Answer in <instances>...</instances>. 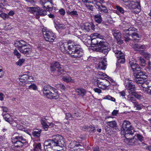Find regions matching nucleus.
Returning <instances> with one entry per match:
<instances>
[{"label": "nucleus", "instance_id": "f257e3e1", "mask_svg": "<svg viewBox=\"0 0 151 151\" xmlns=\"http://www.w3.org/2000/svg\"><path fill=\"white\" fill-rule=\"evenodd\" d=\"M122 131L126 134L132 135L135 131L132 126L131 123L129 121L124 120L123 122L121 127Z\"/></svg>", "mask_w": 151, "mask_h": 151}, {"label": "nucleus", "instance_id": "f03ea898", "mask_svg": "<svg viewBox=\"0 0 151 151\" xmlns=\"http://www.w3.org/2000/svg\"><path fill=\"white\" fill-rule=\"evenodd\" d=\"M27 10L33 14L35 15V17L37 19L40 18V16H44L47 15V12L43 10L40 9V7H31L27 8Z\"/></svg>", "mask_w": 151, "mask_h": 151}, {"label": "nucleus", "instance_id": "7ed1b4c3", "mask_svg": "<svg viewBox=\"0 0 151 151\" xmlns=\"http://www.w3.org/2000/svg\"><path fill=\"white\" fill-rule=\"evenodd\" d=\"M52 139H51L52 141V144L54 146H59L62 147L65 145V142L64 138L62 136L59 134L53 135L52 136Z\"/></svg>", "mask_w": 151, "mask_h": 151}, {"label": "nucleus", "instance_id": "20e7f679", "mask_svg": "<svg viewBox=\"0 0 151 151\" xmlns=\"http://www.w3.org/2000/svg\"><path fill=\"white\" fill-rule=\"evenodd\" d=\"M50 71L51 72L54 73L57 69L58 74L59 75L63 74L64 70L63 68L61 67V65L59 62L55 61L52 62L50 64Z\"/></svg>", "mask_w": 151, "mask_h": 151}, {"label": "nucleus", "instance_id": "39448f33", "mask_svg": "<svg viewBox=\"0 0 151 151\" xmlns=\"http://www.w3.org/2000/svg\"><path fill=\"white\" fill-rule=\"evenodd\" d=\"M124 32L129 37L133 39L132 40L134 42L136 41L137 38L139 37V34L137 33V29L133 27L129 28L128 29H125L123 30Z\"/></svg>", "mask_w": 151, "mask_h": 151}, {"label": "nucleus", "instance_id": "423d86ee", "mask_svg": "<svg viewBox=\"0 0 151 151\" xmlns=\"http://www.w3.org/2000/svg\"><path fill=\"white\" fill-rule=\"evenodd\" d=\"M95 85L103 90L106 89L110 84L109 82L106 79H96L94 82Z\"/></svg>", "mask_w": 151, "mask_h": 151}, {"label": "nucleus", "instance_id": "0eeeda50", "mask_svg": "<svg viewBox=\"0 0 151 151\" xmlns=\"http://www.w3.org/2000/svg\"><path fill=\"white\" fill-rule=\"evenodd\" d=\"M43 34L46 41L49 42H52L56 38L55 34L52 31L43 29Z\"/></svg>", "mask_w": 151, "mask_h": 151}, {"label": "nucleus", "instance_id": "6e6552de", "mask_svg": "<svg viewBox=\"0 0 151 151\" xmlns=\"http://www.w3.org/2000/svg\"><path fill=\"white\" fill-rule=\"evenodd\" d=\"M68 54L73 58H79L82 57L83 52L82 49L77 47L72 51L68 52Z\"/></svg>", "mask_w": 151, "mask_h": 151}, {"label": "nucleus", "instance_id": "1a4fd4ad", "mask_svg": "<svg viewBox=\"0 0 151 151\" xmlns=\"http://www.w3.org/2000/svg\"><path fill=\"white\" fill-rule=\"evenodd\" d=\"M126 88L128 90V92L130 94H132L134 92L135 86L131 81H127L125 83Z\"/></svg>", "mask_w": 151, "mask_h": 151}, {"label": "nucleus", "instance_id": "9d476101", "mask_svg": "<svg viewBox=\"0 0 151 151\" xmlns=\"http://www.w3.org/2000/svg\"><path fill=\"white\" fill-rule=\"evenodd\" d=\"M145 79V78L135 76V81L137 83L140 84L143 88H145V85H146Z\"/></svg>", "mask_w": 151, "mask_h": 151}, {"label": "nucleus", "instance_id": "9b49d317", "mask_svg": "<svg viewBox=\"0 0 151 151\" xmlns=\"http://www.w3.org/2000/svg\"><path fill=\"white\" fill-rule=\"evenodd\" d=\"M99 59L101 60V61L99 63L98 66V68L100 69L105 70L106 66V59L101 57L99 58Z\"/></svg>", "mask_w": 151, "mask_h": 151}, {"label": "nucleus", "instance_id": "f8f14e48", "mask_svg": "<svg viewBox=\"0 0 151 151\" xmlns=\"http://www.w3.org/2000/svg\"><path fill=\"white\" fill-rule=\"evenodd\" d=\"M114 37L116 40L117 43L119 44H121L123 43V41L121 39V33L118 31H114L112 32Z\"/></svg>", "mask_w": 151, "mask_h": 151}, {"label": "nucleus", "instance_id": "ddd939ff", "mask_svg": "<svg viewBox=\"0 0 151 151\" xmlns=\"http://www.w3.org/2000/svg\"><path fill=\"white\" fill-rule=\"evenodd\" d=\"M15 46L16 47L19 51L24 47H26L27 43L24 41L21 40L17 41L14 44Z\"/></svg>", "mask_w": 151, "mask_h": 151}, {"label": "nucleus", "instance_id": "4468645a", "mask_svg": "<svg viewBox=\"0 0 151 151\" xmlns=\"http://www.w3.org/2000/svg\"><path fill=\"white\" fill-rule=\"evenodd\" d=\"M125 142H128L127 143L128 145H137L138 143V140L134 136L132 138L130 139L126 138L124 139Z\"/></svg>", "mask_w": 151, "mask_h": 151}, {"label": "nucleus", "instance_id": "2eb2a0df", "mask_svg": "<svg viewBox=\"0 0 151 151\" xmlns=\"http://www.w3.org/2000/svg\"><path fill=\"white\" fill-rule=\"evenodd\" d=\"M58 97L59 95L57 90L53 88L49 93V94L48 95L47 98L50 99H56L58 98Z\"/></svg>", "mask_w": 151, "mask_h": 151}, {"label": "nucleus", "instance_id": "dca6fc26", "mask_svg": "<svg viewBox=\"0 0 151 151\" xmlns=\"http://www.w3.org/2000/svg\"><path fill=\"white\" fill-rule=\"evenodd\" d=\"M21 53L26 55H29L32 52V47L31 46H27V45L20 51Z\"/></svg>", "mask_w": 151, "mask_h": 151}, {"label": "nucleus", "instance_id": "f3484780", "mask_svg": "<svg viewBox=\"0 0 151 151\" xmlns=\"http://www.w3.org/2000/svg\"><path fill=\"white\" fill-rule=\"evenodd\" d=\"M129 63L133 71L137 70V69H140L138 64L137 63L135 59L129 60Z\"/></svg>", "mask_w": 151, "mask_h": 151}, {"label": "nucleus", "instance_id": "a211bd4d", "mask_svg": "<svg viewBox=\"0 0 151 151\" xmlns=\"http://www.w3.org/2000/svg\"><path fill=\"white\" fill-rule=\"evenodd\" d=\"M12 140L14 141H26V139L23 137L20 134L17 133H15L12 138Z\"/></svg>", "mask_w": 151, "mask_h": 151}, {"label": "nucleus", "instance_id": "6ab92c4d", "mask_svg": "<svg viewBox=\"0 0 151 151\" xmlns=\"http://www.w3.org/2000/svg\"><path fill=\"white\" fill-rule=\"evenodd\" d=\"M95 26L92 23H85L83 26V28L86 31L88 32L90 31V29L94 30L95 29Z\"/></svg>", "mask_w": 151, "mask_h": 151}, {"label": "nucleus", "instance_id": "aec40b11", "mask_svg": "<svg viewBox=\"0 0 151 151\" xmlns=\"http://www.w3.org/2000/svg\"><path fill=\"white\" fill-rule=\"evenodd\" d=\"M138 0H131L129 3L127 4L126 6L131 10L133 8H134L136 6V5L139 4V2L138 1Z\"/></svg>", "mask_w": 151, "mask_h": 151}, {"label": "nucleus", "instance_id": "412c9836", "mask_svg": "<svg viewBox=\"0 0 151 151\" xmlns=\"http://www.w3.org/2000/svg\"><path fill=\"white\" fill-rule=\"evenodd\" d=\"M53 88L49 86H45L43 88V92L44 95L47 97Z\"/></svg>", "mask_w": 151, "mask_h": 151}, {"label": "nucleus", "instance_id": "4be33fe9", "mask_svg": "<svg viewBox=\"0 0 151 151\" xmlns=\"http://www.w3.org/2000/svg\"><path fill=\"white\" fill-rule=\"evenodd\" d=\"M52 141L51 139H49L44 142V149L45 150L54 146V145H53L52 144Z\"/></svg>", "mask_w": 151, "mask_h": 151}, {"label": "nucleus", "instance_id": "5701e85b", "mask_svg": "<svg viewBox=\"0 0 151 151\" xmlns=\"http://www.w3.org/2000/svg\"><path fill=\"white\" fill-rule=\"evenodd\" d=\"M30 78H31L32 79L33 77L31 76H29L27 74H24L20 76L19 78V79L20 82H25L27 80H28L30 82L31 81L28 80L29 79H30Z\"/></svg>", "mask_w": 151, "mask_h": 151}, {"label": "nucleus", "instance_id": "b1692460", "mask_svg": "<svg viewBox=\"0 0 151 151\" xmlns=\"http://www.w3.org/2000/svg\"><path fill=\"white\" fill-rule=\"evenodd\" d=\"M12 143L14 144L15 147H21L23 146L24 143H26V142L12 140Z\"/></svg>", "mask_w": 151, "mask_h": 151}, {"label": "nucleus", "instance_id": "393cba45", "mask_svg": "<svg viewBox=\"0 0 151 151\" xmlns=\"http://www.w3.org/2000/svg\"><path fill=\"white\" fill-rule=\"evenodd\" d=\"M131 46L133 49L136 51L138 50L139 49H144L145 48V45L136 44H132Z\"/></svg>", "mask_w": 151, "mask_h": 151}, {"label": "nucleus", "instance_id": "a878e982", "mask_svg": "<svg viewBox=\"0 0 151 151\" xmlns=\"http://www.w3.org/2000/svg\"><path fill=\"white\" fill-rule=\"evenodd\" d=\"M100 41V42H99L98 46L99 48L102 49L104 48L107 47L108 45V44L107 42L104 41L102 39H101V40Z\"/></svg>", "mask_w": 151, "mask_h": 151}, {"label": "nucleus", "instance_id": "bb28decb", "mask_svg": "<svg viewBox=\"0 0 151 151\" xmlns=\"http://www.w3.org/2000/svg\"><path fill=\"white\" fill-rule=\"evenodd\" d=\"M76 92L78 95L81 96H84L86 93V91L82 88L76 89Z\"/></svg>", "mask_w": 151, "mask_h": 151}, {"label": "nucleus", "instance_id": "cd10ccee", "mask_svg": "<svg viewBox=\"0 0 151 151\" xmlns=\"http://www.w3.org/2000/svg\"><path fill=\"white\" fill-rule=\"evenodd\" d=\"M133 71L135 76L145 78L144 74L140 70V69H137V70Z\"/></svg>", "mask_w": 151, "mask_h": 151}, {"label": "nucleus", "instance_id": "c85d7f7f", "mask_svg": "<svg viewBox=\"0 0 151 151\" xmlns=\"http://www.w3.org/2000/svg\"><path fill=\"white\" fill-rule=\"evenodd\" d=\"M98 10L101 13H105L108 12V10L107 8L104 5H101L98 6Z\"/></svg>", "mask_w": 151, "mask_h": 151}, {"label": "nucleus", "instance_id": "c756f323", "mask_svg": "<svg viewBox=\"0 0 151 151\" xmlns=\"http://www.w3.org/2000/svg\"><path fill=\"white\" fill-rule=\"evenodd\" d=\"M117 58L118 62L119 63H124L125 61V57L123 53L120 55H116Z\"/></svg>", "mask_w": 151, "mask_h": 151}, {"label": "nucleus", "instance_id": "7c9ffc66", "mask_svg": "<svg viewBox=\"0 0 151 151\" xmlns=\"http://www.w3.org/2000/svg\"><path fill=\"white\" fill-rule=\"evenodd\" d=\"M102 39L99 37H96V39H93L92 40H91V45L98 47L99 42H100V40H101V39Z\"/></svg>", "mask_w": 151, "mask_h": 151}, {"label": "nucleus", "instance_id": "2f4dec72", "mask_svg": "<svg viewBox=\"0 0 151 151\" xmlns=\"http://www.w3.org/2000/svg\"><path fill=\"white\" fill-rule=\"evenodd\" d=\"M77 143L75 141L71 142L68 145V147L70 148V150L72 149H74L76 147H78L79 146H81V145L79 144H77Z\"/></svg>", "mask_w": 151, "mask_h": 151}, {"label": "nucleus", "instance_id": "473e14b6", "mask_svg": "<svg viewBox=\"0 0 151 151\" xmlns=\"http://www.w3.org/2000/svg\"><path fill=\"white\" fill-rule=\"evenodd\" d=\"M52 6V3L51 1H49L47 0V1L44 3L43 6L44 8H46V9H50Z\"/></svg>", "mask_w": 151, "mask_h": 151}, {"label": "nucleus", "instance_id": "72a5a7b5", "mask_svg": "<svg viewBox=\"0 0 151 151\" xmlns=\"http://www.w3.org/2000/svg\"><path fill=\"white\" fill-rule=\"evenodd\" d=\"M106 123L108 125L110 126L111 127L114 128L115 129H117V125L116 122L115 121H112L110 122H106Z\"/></svg>", "mask_w": 151, "mask_h": 151}, {"label": "nucleus", "instance_id": "f704fd0d", "mask_svg": "<svg viewBox=\"0 0 151 151\" xmlns=\"http://www.w3.org/2000/svg\"><path fill=\"white\" fill-rule=\"evenodd\" d=\"M94 18L95 21L98 23H100L102 21L101 16L99 14L95 15Z\"/></svg>", "mask_w": 151, "mask_h": 151}, {"label": "nucleus", "instance_id": "c9c22d12", "mask_svg": "<svg viewBox=\"0 0 151 151\" xmlns=\"http://www.w3.org/2000/svg\"><path fill=\"white\" fill-rule=\"evenodd\" d=\"M140 6L139 3V4L137 5L134 8H133L131 11L132 12L137 14L140 11Z\"/></svg>", "mask_w": 151, "mask_h": 151}, {"label": "nucleus", "instance_id": "e433bc0d", "mask_svg": "<svg viewBox=\"0 0 151 151\" xmlns=\"http://www.w3.org/2000/svg\"><path fill=\"white\" fill-rule=\"evenodd\" d=\"M67 13L71 16H75L77 17L78 15L77 13V12L76 10H68L66 12Z\"/></svg>", "mask_w": 151, "mask_h": 151}, {"label": "nucleus", "instance_id": "4c0bfd02", "mask_svg": "<svg viewBox=\"0 0 151 151\" xmlns=\"http://www.w3.org/2000/svg\"><path fill=\"white\" fill-rule=\"evenodd\" d=\"M91 39L92 40L93 39H96V37H99L100 38H103V37L100 35L98 33H94L91 34L90 35Z\"/></svg>", "mask_w": 151, "mask_h": 151}, {"label": "nucleus", "instance_id": "58836bf2", "mask_svg": "<svg viewBox=\"0 0 151 151\" xmlns=\"http://www.w3.org/2000/svg\"><path fill=\"white\" fill-rule=\"evenodd\" d=\"M41 130L38 129H36L33 131L32 132V134L34 137H38L40 136Z\"/></svg>", "mask_w": 151, "mask_h": 151}, {"label": "nucleus", "instance_id": "ea45409f", "mask_svg": "<svg viewBox=\"0 0 151 151\" xmlns=\"http://www.w3.org/2000/svg\"><path fill=\"white\" fill-rule=\"evenodd\" d=\"M62 80L63 81L67 83L74 82V80L71 79L70 77H68L67 76L63 77L62 78Z\"/></svg>", "mask_w": 151, "mask_h": 151}, {"label": "nucleus", "instance_id": "a19ab883", "mask_svg": "<svg viewBox=\"0 0 151 151\" xmlns=\"http://www.w3.org/2000/svg\"><path fill=\"white\" fill-rule=\"evenodd\" d=\"M41 124L42 126V127L44 129L45 131H47L49 127L47 123L44 120H42L41 121Z\"/></svg>", "mask_w": 151, "mask_h": 151}, {"label": "nucleus", "instance_id": "79ce46f5", "mask_svg": "<svg viewBox=\"0 0 151 151\" xmlns=\"http://www.w3.org/2000/svg\"><path fill=\"white\" fill-rule=\"evenodd\" d=\"M113 52L116 55H120L123 53L117 50V46H114L113 47Z\"/></svg>", "mask_w": 151, "mask_h": 151}, {"label": "nucleus", "instance_id": "37998d69", "mask_svg": "<svg viewBox=\"0 0 151 151\" xmlns=\"http://www.w3.org/2000/svg\"><path fill=\"white\" fill-rule=\"evenodd\" d=\"M110 50V49L108 48L107 47L100 49L99 51L102 52L105 55H106Z\"/></svg>", "mask_w": 151, "mask_h": 151}, {"label": "nucleus", "instance_id": "c03bdc74", "mask_svg": "<svg viewBox=\"0 0 151 151\" xmlns=\"http://www.w3.org/2000/svg\"><path fill=\"white\" fill-rule=\"evenodd\" d=\"M34 151H41V144L40 143H38L37 144L34 145Z\"/></svg>", "mask_w": 151, "mask_h": 151}, {"label": "nucleus", "instance_id": "a18cd8bd", "mask_svg": "<svg viewBox=\"0 0 151 151\" xmlns=\"http://www.w3.org/2000/svg\"><path fill=\"white\" fill-rule=\"evenodd\" d=\"M4 118L5 121L9 122V119L10 118V116L9 114H6L5 113L3 114Z\"/></svg>", "mask_w": 151, "mask_h": 151}, {"label": "nucleus", "instance_id": "49530a36", "mask_svg": "<svg viewBox=\"0 0 151 151\" xmlns=\"http://www.w3.org/2000/svg\"><path fill=\"white\" fill-rule=\"evenodd\" d=\"M0 17L2 18L4 20H6V19H8L9 18L8 15L4 13H1L0 14Z\"/></svg>", "mask_w": 151, "mask_h": 151}, {"label": "nucleus", "instance_id": "de8ad7c7", "mask_svg": "<svg viewBox=\"0 0 151 151\" xmlns=\"http://www.w3.org/2000/svg\"><path fill=\"white\" fill-rule=\"evenodd\" d=\"M123 35L124 38V40L126 42H128L130 41L131 39L129 37V36L127 34H126L125 32H123Z\"/></svg>", "mask_w": 151, "mask_h": 151}, {"label": "nucleus", "instance_id": "09e8293b", "mask_svg": "<svg viewBox=\"0 0 151 151\" xmlns=\"http://www.w3.org/2000/svg\"><path fill=\"white\" fill-rule=\"evenodd\" d=\"M77 47L76 45L74 46H73V45H68V50H69V52L75 50V48H76Z\"/></svg>", "mask_w": 151, "mask_h": 151}, {"label": "nucleus", "instance_id": "8fccbe9b", "mask_svg": "<svg viewBox=\"0 0 151 151\" xmlns=\"http://www.w3.org/2000/svg\"><path fill=\"white\" fill-rule=\"evenodd\" d=\"M134 137H136L138 140L141 142L143 141L144 140L143 137L139 134H136Z\"/></svg>", "mask_w": 151, "mask_h": 151}, {"label": "nucleus", "instance_id": "3c124183", "mask_svg": "<svg viewBox=\"0 0 151 151\" xmlns=\"http://www.w3.org/2000/svg\"><path fill=\"white\" fill-rule=\"evenodd\" d=\"M134 105H135V107L136 108V109L137 110L141 109L143 107L142 104H138L136 102H134Z\"/></svg>", "mask_w": 151, "mask_h": 151}, {"label": "nucleus", "instance_id": "603ef678", "mask_svg": "<svg viewBox=\"0 0 151 151\" xmlns=\"http://www.w3.org/2000/svg\"><path fill=\"white\" fill-rule=\"evenodd\" d=\"M37 87L36 85L34 84H31L29 85L28 88L29 89H32L34 90H36L37 89Z\"/></svg>", "mask_w": 151, "mask_h": 151}, {"label": "nucleus", "instance_id": "864d4df0", "mask_svg": "<svg viewBox=\"0 0 151 151\" xmlns=\"http://www.w3.org/2000/svg\"><path fill=\"white\" fill-rule=\"evenodd\" d=\"M116 8L117 10L121 13L123 14L124 13L125 11L122 7L118 6H116Z\"/></svg>", "mask_w": 151, "mask_h": 151}, {"label": "nucleus", "instance_id": "5fc2aeb1", "mask_svg": "<svg viewBox=\"0 0 151 151\" xmlns=\"http://www.w3.org/2000/svg\"><path fill=\"white\" fill-rule=\"evenodd\" d=\"M104 99H108L113 101H115V99L114 98L111 97V96L109 95H107L105 96L104 98Z\"/></svg>", "mask_w": 151, "mask_h": 151}, {"label": "nucleus", "instance_id": "6e6d98bb", "mask_svg": "<svg viewBox=\"0 0 151 151\" xmlns=\"http://www.w3.org/2000/svg\"><path fill=\"white\" fill-rule=\"evenodd\" d=\"M14 53L15 55L17 56L18 58H20L21 55L16 49L14 50Z\"/></svg>", "mask_w": 151, "mask_h": 151}, {"label": "nucleus", "instance_id": "4d7b16f0", "mask_svg": "<svg viewBox=\"0 0 151 151\" xmlns=\"http://www.w3.org/2000/svg\"><path fill=\"white\" fill-rule=\"evenodd\" d=\"M145 91L147 92L148 94H151V86L149 87L147 86V87H145Z\"/></svg>", "mask_w": 151, "mask_h": 151}, {"label": "nucleus", "instance_id": "13d9d810", "mask_svg": "<svg viewBox=\"0 0 151 151\" xmlns=\"http://www.w3.org/2000/svg\"><path fill=\"white\" fill-rule=\"evenodd\" d=\"M24 59L23 58L20 59L16 63L17 65L21 66L24 61Z\"/></svg>", "mask_w": 151, "mask_h": 151}, {"label": "nucleus", "instance_id": "bf43d9fd", "mask_svg": "<svg viewBox=\"0 0 151 151\" xmlns=\"http://www.w3.org/2000/svg\"><path fill=\"white\" fill-rule=\"evenodd\" d=\"M132 95L134 96L135 97L138 99H142V96L138 94L135 92L132 94Z\"/></svg>", "mask_w": 151, "mask_h": 151}, {"label": "nucleus", "instance_id": "052dcab7", "mask_svg": "<svg viewBox=\"0 0 151 151\" xmlns=\"http://www.w3.org/2000/svg\"><path fill=\"white\" fill-rule=\"evenodd\" d=\"M139 60L140 62L141 65L142 66H144L146 64L144 58L141 57L139 58Z\"/></svg>", "mask_w": 151, "mask_h": 151}, {"label": "nucleus", "instance_id": "680f3d73", "mask_svg": "<svg viewBox=\"0 0 151 151\" xmlns=\"http://www.w3.org/2000/svg\"><path fill=\"white\" fill-rule=\"evenodd\" d=\"M127 99L131 101L134 103V101H135V99L134 97L131 96V95H129L127 96Z\"/></svg>", "mask_w": 151, "mask_h": 151}, {"label": "nucleus", "instance_id": "e2e57ef3", "mask_svg": "<svg viewBox=\"0 0 151 151\" xmlns=\"http://www.w3.org/2000/svg\"><path fill=\"white\" fill-rule=\"evenodd\" d=\"M6 0H0V6L6 5Z\"/></svg>", "mask_w": 151, "mask_h": 151}, {"label": "nucleus", "instance_id": "0e129e2a", "mask_svg": "<svg viewBox=\"0 0 151 151\" xmlns=\"http://www.w3.org/2000/svg\"><path fill=\"white\" fill-rule=\"evenodd\" d=\"M70 151H83V150L81 149L80 148L76 147L74 149H72L71 150H70Z\"/></svg>", "mask_w": 151, "mask_h": 151}, {"label": "nucleus", "instance_id": "69168bd1", "mask_svg": "<svg viewBox=\"0 0 151 151\" xmlns=\"http://www.w3.org/2000/svg\"><path fill=\"white\" fill-rule=\"evenodd\" d=\"M66 118L67 119L71 120L72 119V117L70 114L67 113L66 114Z\"/></svg>", "mask_w": 151, "mask_h": 151}, {"label": "nucleus", "instance_id": "338daca9", "mask_svg": "<svg viewBox=\"0 0 151 151\" xmlns=\"http://www.w3.org/2000/svg\"><path fill=\"white\" fill-rule=\"evenodd\" d=\"M59 12L61 15L63 16L64 15L65 13V11L63 9H60L59 11Z\"/></svg>", "mask_w": 151, "mask_h": 151}, {"label": "nucleus", "instance_id": "774afa93", "mask_svg": "<svg viewBox=\"0 0 151 151\" xmlns=\"http://www.w3.org/2000/svg\"><path fill=\"white\" fill-rule=\"evenodd\" d=\"M60 88L63 90H65V87L64 85L62 84H60L59 85Z\"/></svg>", "mask_w": 151, "mask_h": 151}]
</instances>
